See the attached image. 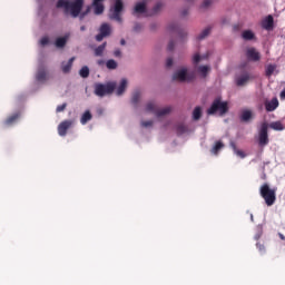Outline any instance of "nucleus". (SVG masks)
<instances>
[{
    "instance_id": "1",
    "label": "nucleus",
    "mask_w": 285,
    "mask_h": 285,
    "mask_svg": "<svg viewBox=\"0 0 285 285\" xmlns=\"http://www.w3.org/2000/svg\"><path fill=\"white\" fill-rule=\"evenodd\" d=\"M57 8H63L66 13H70L73 19H77L81 14L83 8V0H58Z\"/></svg>"
},
{
    "instance_id": "2",
    "label": "nucleus",
    "mask_w": 285,
    "mask_h": 285,
    "mask_svg": "<svg viewBox=\"0 0 285 285\" xmlns=\"http://www.w3.org/2000/svg\"><path fill=\"white\" fill-rule=\"evenodd\" d=\"M259 195L264 198L266 206H273L277 202V188H271L268 183L261 186Z\"/></svg>"
},
{
    "instance_id": "3",
    "label": "nucleus",
    "mask_w": 285,
    "mask_h": 285,
    "mask_svg": "<svg viewBox=\"0 0 285 285\" xmlns=\"http://www.w3.org/2000/svg\"><path fill=\"white\" fill-rule=\"evenodd\" d=\"M220 116L226 115L228 112V102L222 101V98H216L210 108L207 109V115H215L217 114Z\"/></svg>"
},
{
    "instance_id": "4",
    "label": "nucleus",
    "mask_w": 285,
    "mask_h": 285,
    "mask_svg": "<svg viewBox=\"0 0 285 285\" xmlns=\"http://www.w3.org/2000/svg\"><path fill=\"white\" fill-rule=\"evenodd\" d=\"M117 89V82H107L104 83H96L95 85V95L97 97H106V95H112L115 90Z\"/></svg>"
},
{
    "instance_id": "5",
    "label": "nucleus",
    "mask_w": 285,
    "mask_h": 285,
    "mask_svg": "<svg viewBox=\"0 0 285 285\" xmlns=\"http://www.w3.org/2000/svg\"><path fill=\"white\" fill-rule=\"evenodd\" d=\"M110 12L111 14L109 18L114 21H118V23H121L124 21L121 18V12H124V1L115 0V4L111 7Z\"/></svg>"
},
{
    "instance_id": "6",
    "label": "nucleus",
    "mask_w": 285,
    "mask_h": 285,
    "mask_svg": "<svg viewBox=\"0 0 285 285\" xmlns=\"http://www.w3.org/2000/svg\"><path fill=\"white\" fill-rule=\"evenodd\" d=\"M147 112H154L156 117H166V115H170L173 111L171 107H165L163 109L157 108V105L155 102H148L146 106Z\"/></svg>"
},
{
    "instance_id": "7",
    "label": "nucleus",
    "mask_w": 285,
    "mask_h": 285,
    "mask_svg": "<svg viewBox=\"0 0 285 285\" xmlns=\"http://www.w3.org/2000/svg\"><path fill=\"white\" fill-rule=\"evenodd\" d=\"M268 122L264 121L258 129V146H268Z\"/></svg>"
},
{
    "instance_id": "8",
    "label": "nucleus",
    "mask_w": 285,
    "mask_h": 285,
    "mask_svg": "<svg viewBox=\"0 0 285 285\" xmlns=\"http://www.w3.org/2000/svg\"><path fill=\"white\" fill-rule=\"evenodd\" d=\"M193 79H195V73H188L186 68H183L173 75L174 81H193Z\"/></svg>"
},
{
    "instance_id": "9",
    "label": "nucleus",
    "mask_w": 285,
    "mask_h": 285,
    "mask_svg": "<svg viewBox=\"0 0 285 285\" xmlns=\"http://www.w3.org/2000/svg\"><path fill=\"white\" fill-rule=\"evenodd\" d=\"M131 14L134 17H139V14H146V17H148L149 11H148V3L146 2V0H142L140 2H136Z\"/></svg>"
},
{
    "instance_id": "10",
    "label": "nucleus",
    "mask_w": 285,
    "mask_h": 285,
    "mask_svg": "<svg viewBox=\"0 0 285 285\" xmlns=\"http://www.w3.org/2000/svg\"><path fill=\"white\" fill-rule=\"evenodd\" d=\"M75 120H63L58 126V135L60 137H66L68 135L69 128H72Z\"/></svg>"
},
{
    "instance_id": "11",
    "label": "nucleus",
    "mask_w": 285,
    "mask_h": 285,
    "mask_svg": "<svg viewBox=\"0 0 285 285\" xmlns=\"http://www.w3.org/2000/svg\"><path fill=\"white\" fill-rule=\"evenodd\" d=\"M110 32H111L110 24L102 23L100 26L99 33L96 36V41H104L106 37H110Z\"/></svg>"
},
{
    "instance_id": "12",
    "label": "nucleus",
    "mask_w": 285,
    "mask_h": 285,
    "mask_svg": "<svg viewBox=\"0 0 285 285\" xmlns=\"http://www.w3.org/2000/svg\"><path fill=\"white\" fill-rule=\"evenodd\" d=\"M277 108H279V100L277 98L265 101V110L267 112H275Z\"/></svg>"
},
{
    "instance_id": "13",
    "label": "nucleus",
    "mask_w": 285,
    "mask_h": 285,
    "mask_svg": "<svg viewBox=\"0 0 285 285\" xmlns=\"http://www.w3.org/2000/svg\"><path fill=\"white\" fill-rule=\"evenodd\" d=\"M246 56L249 61H259L262 59V55L255 48L247 49Z\"/></svg>"
},
{
    "instance_id": "14",
    "label": "nucleus",
    "mask_w": 285,
    "mask_h": 285,
    "mask_svg": "<svg viewBox=\"0 0 285 285\" xmlns=\"http://www.w3.org/2000/svg\"><path fill=\"white\" fill-rule=\"evenodd\" d=\"M36 79L37 81L43 82V81H48V71L46 70V68L40 67L36 73Z\"/></svg>"
},
{
    "instance_id": "15",
    "label": "nucleus",
    "mask_w": 285,
    "mask_h": 285,
    "mask_svg": "<svg viewBox=\"0 0 285 285\" xmlns=\"http://www.w3.org/2000/svg\"><path fill=\"white\" fill-rule=\"evenodd\" d=\"M68 39H70V33H67L63 37L57 38L55 42L56 48H66V43H68Z\"/></svg>"
},
{
    "instance_id": "16",
    "label": "nucleus",
    "mask_w": 285,
    "mask_h": 285,
    "mask_svg": "<svg viewBox=\"0 0 285 285\" xmlns=\"http://www.w3.org/2000/svg\"><path fill=\"white\" fill-rule=\"evenodd\" d=\"M126 88H128V79L122 78L120 81V85L118 86V88L116 90V95L118 97H121V95H124L126 92Z\"/></svg>"
},
{
    "instance_id": "17",
    "label": "nucleus",
    "mask_w": 285,
    "mask_h": 285,
    "mask_svg": "<svg viewBox=\"0 0 285 285\" xmlns=\"http://www.w3.org/2000/svg\"><path fill=\"white\" fill-rule=\"evenodd\" d=\"M72 63H75V57L70 58L68 62L63 61L61 63V70L65 75H68L72 70Z\"/></svg>"
},
{
    "instance_id": "18",
    "label": "nucleus",
    "mask_w": 285,
    "mask_h": 285,
    "mask_svg": "<svg viewBox=\"0 0 285 285\" xmlns=\"http://www.w3.org/2000/svg\"><path fill=\"white\" fill-rule=\"evenodd\" d=\"M253 119V111L250 109H245L240 114V121L248 124Z\"/></svg>"
},
{
    "instance_id": "19",
    "label": "nucleus",
    "mask_w": 285,
    "mask_h": 285,
    "mask_svg": "<svg viewBox=\"0 0 285 285\" xmlns=\"http://www.w3.org/2000/svg\"><path fill=\"white\" fill-rule=\"evenodd\" d=\"M19 117H21L20 112H16L11 116H9L6 120H4V126H12V124H17V120L19 119Z\"/></svg>"
},
{
    "instance_id": "20",
    "label": "nucleus",
    "mask_w": 285,
    "mask_h": 285,
    "mask_svg": "<svg viewBox=\"0 0 285 285\" xmlns=\"http://www.w3.org/2000/svg\"><path fill=\"white\" fill-rule=\"evenodd\" d=\"M273 24H274L273 16H267L266 19L263 20L262 27L265 30H272Z\"/></svg>"
},
{
    "instance_id": "21",
    "label": "nucleus",
    "mask_w": 285,
    "mask_h": 285,
    "mask_svg": "<svg viewBox=\"0 0 285 285\" xmlns=\"http://www.w3.org/2000/svg\"><path fill=\"white\" fill-rule=\"evenodd\" d=\"M248 81H250V76L248 73H244L236 79V86H246Z\"/></svg>"
},
{
    "instance_id": "22",
    "label": "nucleus",
    "mask_w": 285,
    "mask_h": 285,
    "mask_svg": "<svg viewBox=\"0 0 285 285\" xmlns=\"http://www.w3.org/2000/svg\"><path fill=\"white\" fill-rule=\"evenodd\" d=\"M91 120H92V114L90 112V110H86L80 118V124L82 126H86V124H88V121H91Z\"/></svg>"
},
{
    "instance_id": "23",
    "label": "nucleus",
    "mask_w": 285,
    "mask_h": 285,
    "mask_svg": "<svg viewBox=\"0 0 285 285\" xmlns=\"http://www.w3.org/2000/svg\"><path fill=\"white\" fill-rule=\"evenodd\" d=\"M161 8H164V3L158 2L156 6L147 13V17H153L161 11Z\"/></svg>"
},
{
    "instance_id": "24",
    "label": "nucleus",
    "mask_w": 285,
    "mask_h": 285,
    "mask_svg": "<svg viewBox=\"0 0 285 285\" xmlns=\"http://www.w3.org/2000/svg\"><path fill=\"white\" fill-rule=\"evenodd\" d=\"M222 148H224V142H222L220 140L216 141L214 147L212 148L210 153L213 155H219V151L222 150Z\"/></svg>"
},
{
    "instance_id": "25",
    "label": "nucleus",
    "mask_w": 285,
    "mask_h": 285,
    "mask_svg": "<svg viewBox=\"0 0 285 285\" xmlns=\"http://www.w3.org/2000/svg\"><path fill=\"white\" fill-rule=\"evenodd\" d=\"M106 46H108L107 42H104L102 45L98 46L95 49V57H104V51L106 50Z\"/></svg>"
},
{
    "instance_id": "26",
    "label": "nucleus",
    "mask_w": 285,
    "mask_h": 285,
    "mask_svg": "<svg viewBox=\"0 0 285 285\" xmlns=\"http://www.w3.org/2000/svg\"><path fill=\"white\" fill-rule=\"evenodd\" d=\"M242 37L245 41H253V39H255V33L250 30H245L243 31Z\"/></svg>"
},
{
    "instance_id": "27",
    "label": "nucleus",
    "mask_w": 285,
    "mask_h": 285,
    "mask_svg": "<svg viewBox=\"0 0 285 285\" xmlns=\"http://www.w3.org/2000/svg\"><path fill=\"white\" fill-rule=\"evenodd\" d=\"M199 75H202V77H208V73L210 72V67L209 66H199L197 68Z\"/></svg>"
},
{
    "instance_id": "28",
    "label": "nucleus",
    "mask_w": 285,
    "mask_h": 285,
    "mask_svg": "<svg viewBox=\"0 0 285 285\" xmlns=\"http://www.w3.org/2000/svg\"><path fill=\"white\" fill-rule=\"evenodd\" d=\"M269 128H272V130H278L282 131L285 129L284 124H282V121H274L269 125Z\"/></svg>"
},
{
    "instance_id": "29",
    "label": "nucleus",
    "mask_w": 285,
    "mask_h": 285,
    "mask_svg": "<svg viewBox=\"0 0 285 285\" xmlns=\"http://www.w3.org/2000/svg\"><path fill=\"white\" fill-rule=\"evenodd\" d=\"M80 77H82V79H88V77H90V69L88 68V66H83L80 71H79Z\"/></svg>"
},
{
    "instance_id": "30",
    "label": "nucleus",
    "mask_w": 285,
    "mask_h": 285,
    "mask_svg": "<svg viewBox=\"0 0 285 285\" xmlns=\"http://www.w3.org/2000/svg\"><path fill=\"white\" fill-rule=\"evenodd\" d=\"M194 121H199L202 119V107H196L193 111Z\"/></svg>"
},
{
    "instance_id": "31",
    "label": "nucleus",
    "mask_w": 285,
    "mask_h": 285,
    "mask_svg": "<svg viewBox=\"0 0 285 285\" xmlns=\"http://www.w3.org/2000/svg\"><path fill=\"white\" fill-rule=\"evenodd\" d=\"M208 35H210V27H207L206 29H204L199 36L197 37L198 41H202L204 39H206V37H208Z\"/></svg>"
},
{
    "instance_id": "32",
    "label": "nucleus",
    "mask_w": 285,
    "mask_h": 285,
    "mask_svg": "<svg viewBox=\"0 0 285 285\" xmlns=\"http://www.w3.org/2000/svg\"><path fill=\"white\" fill-rule=\"evenodd\" d=\"M276 68H277V66H275V65H268L265 70L266 77H273V72H275Z\"/></svg>"
},
{
    "instance_id": "33",
    "label": "nucleus",
    "mask_w": 285,
    "mask_h": 285,
    "mask_svg": "<svg viewBox=\"0 0 285 285\" xmlns=\"http://www.w3.org/2000/svg\"><path fill=\"white\" fill-rule=\"evenodd\" d=\"M139 99H141V94L139 91H135L131 97V104L137 106V104H139Z\"/></svg>"
},
{
    "instance_id": "34",
    "label": "nucleus",
    "mask_w": 285,
    "mask_h": 285,
    "mask_svg": "<svg viewBox=\"0 0 285 285\" xmlns=\"http://www.w3.org/2000/svg\"><path fill=\"white\" fill-rule=\"evenodd\" d=\"M204 59H208V55L200 56L199 53H196L193 58V62L195 63V66H197V63H199V61Z\"/></svg>"
},
{
    "instance_id": "35",
    "label": "nucleus",
    "mask_w": 285,
    "mask_h": 285,
    "mask_svg": "<svg viewBox=\"0 0 285 285\" xmlns=\"http://www.w3.org/2000/svg\"><path fill=\"white\" fill-rule=\"evenodd\" d=\"M106 67L108 68V70H117V61H115L114 59H109L106 62Z\"/></svg>"
},
{
    "instance_id": "36",
    "label": "nucleus",
    "mask_w": 285,
    "mask_h": 285,
    "mask_svg": "<svg viewBox=\"0 0 285 285\" xmlns=\"http://www.w3.org/2000/svg\"><path fill=\"white\" fill-rule=\"evenodd\" d=\"M95 8V14H104V3L92 4Z\"/></svg>"
},
{
    "instance_id": "37",
    "label": "nucleus",
    "mask_w": 285,
    "mask_h": 285,
    "mask_svg": "<svg viewBox=\"0 0 285 285\" xmlns=\"http://www.w3.org/2000/svg\"><path fill=\"white\" fill-rule=\"evenodd\" d=\"M186 130H188V129H187V127L184 126V124H179L176 127L177 135H184V132H186Z\"/></svg>"
},
{
    "instance_id": "38",
    "label": "nucleus",
    "mask_w": 285,
    "mask_h": 285,
    "mask_svg": "<svg viewBox=\"0 0 285 285\" xmlns=\"http://www.w3.org/2000/svg\"><path fill=\"white\" fill-rule=\"evenodd\" d=\"M66 108H68V104L63 102L62 105H60L56 108V112H63V110H66Z\"/></svg>"
},
{
    "instance_id": "39",
    "label": "nucleus",
    "mask_w": 285,
    "mask_h": 285,
    "mask_svg": "<svg viewBox=\"0 0 285 285\" xmlns=\"http://www.w3.org/2000/svg\"><path fill=\"white\" fill-rule=\"evenodd\" d=\"M234 150H235V154L240 157L242 159H244L246 157V154H244V151L237 149V147L234 146Z\"/></svg>"
},
{
    "instance_id": "40",
    "label": "nucleus",
    "mask_w": 285,
    "mask_h": 285,
    "mask_svg": "<svg viewBox=\"0 0 285 285\" xmlns=\"http://www.w3.org/2000/svg\"><path fill=\"white\" fill-rule=\"evenodd\" d=\"M256 248H258L259 253H266V246L264 244L257 243Z\"/></svg>"
},
{
    "instance_id": "41",
    "label": "nucleus",
    "mask_w": 285,
    "mask_h": 285,
    "mask_svg": "<svg viewBox=\"0 0 285 285\" xmlns=\"http://www.w3.org/2000/svg\"><path fill=\"white\" fill-rule=\"evenodd\" d=\"M167 50L169 52H173L175 50V41L170 40L168 46H167Z\"/></svg>"
},
{
    "instance_id": "42",
    "label": "nucleus",
    "mask_w": 285,
    "mask_h": 285,
    "mask_svg": "<svg viewBox=\"0 0 285 285\" xmlns=\"http://www.w3.org/2000/svg\"><path fill=\"white\" fill-rule=\"evenodd\" d=\"M209 6H213V0H204L202 8H208Z\"/></svg>"
},
{
    "instance_id": "43",
    "label": "nucleus",
    "mask_w": 285,
    "mask_h": 285,
    "mask_svg": "<svg viewBox=\"0 0 285 285\" xmlns=\"http://www.w3.org/2000/svg\"><path fill=\"white\" fill-rule=\"evenodd\" d=\"M141 126L144 128H150V126H153V120L141 121Z\"/></svg>"
},
{
    "instance_id": "44",
    "label": "nucleus",
    "mask_w": 285,
    "mask_h": 285,
    "mask_svg": "<svg viewBox=\"0 0 285 285\" xmlns=\"http://www.w3.org/2000/svg\"><path fill=\"white\" fill-rule=\"evenodd\" d=\"M144 27L141 26V23H136L135 26H134V32H141V29H142Z\"/></svg>"
},
{
    "instance_id": "45",
    "label": "nucleus",
    "mask_w": 285,
    "mask_h": 285,
    "mask_svg": "<svg viewBox=\"0 0 285 285\" xmlns=\"http://www.w3.org/2000/svg\"><path fill=\"white\" fill-rule=\"evenodd\" d=\"M41 46H48V43H50V39H48V37H43L40 40Z\"/></svg>"
},
{
    "instance_id": "46",
    "label": "nucleus",
    "mask_w": 285,
    "mask_h": 285,
    "mask_svg": "<svg viewBox=\"0 0 285 285\" xmlns=\"http://www.w3.org/2000/svg\"><path fill=\"white\" fill-rule=\"evenodd\" d=\"M168 30H170V32H175V30H177V24L176 23L169 24Z\"/></svg>"
},
{
    "instance_id": "47",
    "label": "nucleus",
    "mask_w": 285,
    "mask_h": 285,
    "mask_svg": "<svg viewBox=\"0 0 285 285\" xmlns=\"http://www.w3.org/2000/svg\"><path fill=\"white\" fill-rule=\"evenodd\" d=\"M166 67L167 68H173V58H168L166 61Z\"/></svg>"
},
{
    "instance_id": "48",
    "label": "nucleus",
    "mask_w": 285,
    "mask_h": 285,
    "mask_svg": "<svg viewBox=\"0 0 285 285\" xmlns=\"http://www.w3.org/2000/svg\"><path fill=\"white\" fill-rule=\"evenodd\" d=\"M88 12H90V7H88L87 10L83 11V12L80 14V19H83V17H86V14H88Z\"/></svg>"
},
{
    "instance_id": "49",
    "label": "nucleus",
    "mask_w": 285,
    "mask_h": 285,
    "mask_svg": "<svg viewBox=\"0 0 285 285\" xmlns=\"http://www.w3.org/2000/svg\"><path fill=\"white\" fill-rule=\"evenodd\" d=\"M114 57H121V50L116 49V50L114 51Z\"/></svg>"
},
{
    "instance_id": "50",
    "label": "nucleus",
    "mask_w": 285,
    "mask_h": 285,
    "mask_svg": "<svg viewBox=\"0 0 285 285\" xmlns=\"http://www.w3.org/2000/svg\"><path fill=\"white\" fill-rule=\"evenodd\" d=\"M261 238H262V233H258V234L255 235L256 242L259 240Z\"/></svg>"
},
{
    "instance_id": "51",
    "label": "nucleus",
    "mask_w": 285,
    "mask_h": 285,
    "mask_svg": "<svg viewBox=\"0 0 285 285\" xmlns=\"http://www.w3.org/2000/svg\"><path fill=\"white\" fill-rule=\"evenodd\" d=\"M104 0H94L92 6H97V3H101Z\"/></svg>"
},
{
    "instance_id": "52",
    "label": "nucleus",
    "mask_w": 285,
    "mask_h": 285,
    "mask_svg": "<svg viewBox=\"0 0 285 285\" xmlns=\"http://www.w3.org/2000/svg\"><path fill=\"white\" fill-rule=\"evenodd\" d=\"M278 237H279V239H282L283 242L285 240V236H284V234L278 233Z\"/></svg>"
},
{
    "instance_id": "53",
    "label": "nucleus",
    "mask_w": 285,
    "mask_h": 285,
    "mask_svg": "<svg viewBox=\"0 0 285 285\" xmlns=\"http://www.w3.org/2000/svg\"><path fill=\"white\" fill-rule=\"evenodd\" d=\"M97 63L98 66H104V60H98Z\"/></svg>"
},
{
    "instance_id": "54",
    "label": "nucleus",
    "mask_w": 285,
    "mask_h": 285,
    "mask_svg": "<svg viewBox=\"0 0 285 285\" xmlns=\"http://www.w3.org/2000/svg\"><path fill=\"white\" fill-rule=\"evenodd\" d=\"M126 43V40L125 39H121L120 40V46H124Z\"/></svg>"
},
{
    "instance_id": "55",
    "label": "nucleus",
    "mask_w": 285,
    "mask_h": 285,
    "mask_svg": "<svg viewBox=\"0 0 285 285\" xmlns=\"http://www.w3.org/2000/svg\"><path fill=\"white\" fill-rule=\"evenodd\" d=\"M80 30H81V32H83L86 30V26H81Z\"/></svg>"
},
{
    "instance_id": "56",
    "label": "nucleus",
    "mask_w": 285,
    "mask_h": 285,
    "mask_svg": "<svg viewBox=\"0 0 285 285\" xmlns=\"http://www.w3.org/2000/svg\"><path fill=\"white\" fill-rule=\"evenodd\" d=\"M188 14V11H184L183 16L186 17Z\"/></svg>"
}]
</instances>
